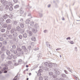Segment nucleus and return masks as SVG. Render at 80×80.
Returning a JSON list of instances; mask_svg holds the SVG:
<instances>
[{"label": "nucleus", "instance_id": "3c124183", "mask_svg": "<svg viewBox=\"0 0 80 80\" xmlns=\"http://www.w3.org/2000/svg\"><path fill=\"white\" fill-rule=\"evenodd\" d=\"M44 80H49V78H48V76L44 78Z\"/></svg>", "mask_w": 80, "mask_h": 80}, {"label": "nucleus", "instance_id": "c756f323", "mask_svg": "<svg viewBox=\"0 0 80 80\" xmlns=\"http://www.w3.org/2000/svg\"><path fill=\"white\" fill-rule=\"evenodd\" d=\"M30 24L31 27H33V25H34V22H31L30 23Z\"/></svg>", "mask_w": 80, "mask_h": 80}, {"label": "nucleus", "instance_id": "8fccbe9b", "mask_svg": "<svg viewBox=\"0 0 80 80\" xmlns=\"http://www.w3.org/2000/svg\"><path fill=\"white\" fill-rule=\"evenodd\" d=\"M13 2H14V3H18V0H13Z\"/></svg>", "mask_w": 80, "mask_h": 80}, {"label": "nucleus", "instance_id": "58836bf2", "mask_svg": "<svg viewBox=\"0 0 80 80\" xmlns=\"http://www.w3.org/2000/svg\"><path fill=\"white\" fill-rule=\"evenodd\" d=\"M9 33H10V30H7L6 31V35H7V36H8V35Z\"/></svg>", "mask_w": 80, "mask_h": 80}, {"label": "nucleus", "instance_id": "c9c22d12", "mask_svg": "<svg viewBox=\"0 0 80 80\" xmlns=\"http://www.w3.org/2000/svg\"><path fill=\"white\" fill-rule=\"evenodd\" d=\"M8 37L10 39H12V38L13 37V36L11 34H10L8 36Z\"/></svg>", "mask_w": 80, "mask_h": 80}, {"label": "nucleus", "instance_id": "49530a36", "mask_svg": "<svg viewBox=\"0 0 80 80\" xmlns=\"http://www.w3.org/2000/svg\"><path fill=\"white\" fill-rule=\"evenodd\" d=\"M62 77H63L64 78H65V77H67V76L65 74H62Z\"/></svg>", "mask_w": 80, "mask_h": 80}, {"label": "nucleus", "instance_id": "a18cd8bd", "mask_svg": "<svg viewBox=\"0 0 80 80\" xmlns=\"http://www.w3.org/2000/svg\"><path fill=\"white\" fill-rule=\"evenodd\" d=\"M18 37L19 39H22V35L20 34L19 35Z\"/></svg>", "mask_w": 80, "mask_h": 80}, {"label": "nucleus", "instance_id": "6ab92c4d", "mask_svg": "<svg viewBox=\"0 0 80 80\" xmlns=\"http://www.w3.org/2000/svg\"><path fill=\"white\" fill-rule=\"evenodd\" d=\"M48 67L49 68H52V67H53V63H50L49 64Z\"/></svg>", "mask_w": 80, "mask_h": 80}, {"label": "nucleus", "instance_id": "e2e57ef3", "mask_svg": "<svg viewBox=\"0 0 80 80\" xmlns=\"http://www.w3.org/2000/svg\"><path fill=\"white\" fill-rule=\"evenodd\" d=\"M38 47H37V48H36L34 49V50H35V51H36L37 50H38Z\"/></svg>", "mask_w": 80, "mask_h": 80}, {"label": "nucleus", "instance_id": "ddd939ff", "mask_svg": "<svg viewBox=\"0 0 80 80\" xmlns=\"http://www.w3.org/2000/svg\"><path fill=\"white\" fill-rule=\"evenodd\" d=\"M27 33H28L29 36H32L33 35V33L31 31H27Z\"/></svg>", "mask_w": 80, "mask_h": 80}, {"label": "nucleus", "instance_id": "9b49d317", "mask_svg": "<svg viewBox=\"0 0 80 80\" xmlns=\"http://www.w3.org/2000/svg\"><path fill=\"white\" fill-rule=\"evenodd\" d=\"M32 28L31 27H29L28 28V30L27 31V32H30L32 31Z\"/></svg>", "mask_w": 80, "mask_h": 80}, {"label": "nucleus", "instance_id": "f8f14e48", "mask_svg": "<svg viewBox=\"0 0 80 80\" xmlns=\"http://www.w3.org/2000/svg\"><path fill=\"white\" fill-rule=\"evenodd\" d=\"M8 15L7 14H5L3 16V18L4 19H7V18H8Z\"/></svg>", "mask_w": 80, "mask_h": 80}, {"label": "nucleus", "instance_id": "f3484780", "mask_svg": "<svg viewBox=\"0 0 80 80\" xmlns=\"http://www.w3.org/2000/svg\"><path fill=\"white\" fill-rule=\"evenodd\" d=\"M9 9L10 11H12L14 8H13V6H9Z\"/></svg>", "mask_w": 80, "mask_h": 80}, {"label": "nucleus", "instance_id": "680f3d73", "mask_svg": "<svg viewBox=\"0 0 80 80\" xmlns=\"http://www.w3.org/2000/svg\"><path fill=\"white\" fill-rule=\"evenodd\" d=\"M43 32L45 33H46L48 32V31L47 30H44Z\"/></svg>", "mask_w": 80, "mask_h": 80}, {"label": "nucleus", "instance_id": "b1692460", "mask_svg": "<svg viewBox=\"0 0 80 80\" xmlns=\"http://www.w3.org/2000/svg\"><path fill=\"white\" fill-rule=\"evenodd\" d=\"M5 31V29L4 28H1L0 30V31L2 33H4Z\"/></svg>", "mask_w": 80, "mask_h": 80}, {"label": "nucleus", "instance_id": "bf43d9fd", "mask_svg": "<svg viewBox=\"0 0 80 80\" xmlns=\"http://www.w3.org/2000/svg\"><path fill=\"white\" fill-rule=\"evenodd\" d=\"M39 80H43V78L42 77H40L39 78Z\"/></svg>", "mask_w": 80, "mask_h": 80}, {"label": "nucleus", "instance_id": "ea45409f", "mask_svg": "<svg viewBox=\"0 0 80 80\" xmlns=\"http://www.w3.org/2000/svg\"><path fill=\"white\" fill-rule=\"evenodd\" d=\"M44 65L45 66H46V67H48V65H49V64L47 62H45L44 63Z\"/></svg>", "mask_w": 80, "mask_h": 80}, {"label": "nucleus", "instance_id": "7ed1b4c3", "mask_svg": "<svg viewBox=\"0 0 80 80\" xmlns=\"http://www.w3.org/2000/svg\"><path fill=\"white\" fill-rule=\"evenodd\" d=\"M8 2V0H1V2L3 7L5 6L6 5H7Z\"/></svg>", "mask_w": 80, "mask_h": 80}, {"label": "nucleus", "instance_id": "aec40b11", "mask_svg": "<svg viewBox=\"0 0 80 80\" xmlns=\"http://www.w3.org/2000/svg\"><path fill=\"white\" fill-rule=\"evenodd\" d=\"M10 0H9L8 1V6H12V2H10Z\"/></svg>", "mask_w": 80, "mask_h": 80}, {"label": "nucleus", "instance_id": "37998d69", "mask_svg": "<svg viewBox=\"0 0 80 80\" xmlns=\"http://www.w3.org/2000/svg\"><path fill=\"white\" fill-rule=\"evenodd\" d=\"M42 55L41 53H39V54L38 55V57L39 58H40L41 57H42Z\"/></svg>", "mask_w": 80, "mask_h": 80}, {"label": "nucleus", "instance_id": "c85d7f7f", "mask_svg": "<svg viewBox=\"0 0 80 80\" xmlns=\"http://www.w3.org/2000/svg\"><path fill=\"white\" fill-rule=\"evenodd\" d=\"M20 26L21 28H23L24 27V24L23 23H21L20 24Z\"/></svg>", "mask_w": 80, "mask_h": 80}, {"label": "nucleus", "instance_id": "338daca9", "mask_svg": "<svg viewBox=\"0 0 80 80\" xmlns=\"http://www.w3.org/2000/svg\"><path fill=\"white\" fill-rule=\"evenodd\" d=\"M19 65V64L16 62H15V63L14 64V65H16V66H17V65Z\"/></svg>", "mask_w": 80, "mask_h": 80}, {"label": "nucleus", "instance_id": "0e129e2a", "mask_svg": "<svg viewBox=\"0 0 80 80\" xmlns=\"http://www.w3.org/2000/svg\"><path fill=\"white\" fill-rule=\"evenodd\" d=\"M21 2H22V5H24L25 4V2L24 1H21Z\"/></svg>", "mask_w": 80, "mask_h": 80}, {"label": "nucleus", "instance_id": "20e7f679", "mask_svg": "<svg viewBox=\"0 0 80 80\" xmlns=\"http://www.w3.org/2000/svg\"><path fill=\"white\" fill-rule=\"evenodd\" d=\"M8 68L7 67H4L3 69H2V72H4V73H7V71L5 70H8Z\"/></svg>", "mask_w": 80, "mask_h": 80}, {"label": "nucleus", "instance_id": "cd10ccee", "mask_svg": "<svg viewBox=\"0 0 80 80\" xmlns=\"http://www.w3.org/2000/svg\"><path fill=\"white\" fill-rule=\"evenodd\" d=\"M13 40L15 41L16 42H18V39L16 38H13Z\"/></svg>", "mask_w": 80, "mask_h": 80}, {"label": "nucleus", "instance_id": "052dcab7", "mask_svg": "<svg viewBox=\"0 0 80 80\" xmlns=\"http://www.w3.org/2000/svg\"><path fill=\"white\" fill-rule=\"evenodd\" d=\"M4 39V38H0V41H3Z\"/></svg>", "mask_w": 80, "mask_h": 80}, {"label": "nucleus", "instance_id": "6e6d98bb", "mask_svg": "<svg viewBox=\"0 0 80 80\" xmlns=\"http://www.w3.org/2000/svg\"><path fill=\"white\" fill-rule=\"evenodd\" d=\"M28 16L29 17V18H32V16H31V15L30 14V13L28 14Z\"/></svg>", "mask_w": 80, "mask_h": 80}, {"label": "nucleus", "instance_id": "69168bd1", "mask_svg": "<svg viewBox=\"0 0 80 80\" xmlns=\"http://www.w3.org/2000/svg\"><path fill=\"white\" fill-rule=\"evenodd\" d=\"M10 51L11 52H14V49H13L12 48H11L10 49Z\"/></svg>", "mask_w": 80, "mask_h": 80}, {"label": "nucleus", "instance_id": "72a5a7b5", "mask_svg": "<svg viewBox=\"0 0 80 80\" xmlns=\"http://www.w3.org/2000/svg\"><path fill=\"white\" fill-rule=\"evenodd\" d=\"M8 17H9V18L12 19L13 18V15L12 14H10L9 15H8Z\"/></svg>", "mask_w": 80, "mask_h": 80}, {"label": "nucleus", "instance_id": "bb28decb", "mask_svg": "<svg viewBox=\"0 0 80 80\" xmlns=\"http://www.w3.org/2000/svg\"><path fill=\"white\" fill-rule=\"evenodd\" d=\"M17 50L18 52H21V51H22V49L20 48V47H18Z\"/></svg>", "mask_w": 80, "mask_h": 80}, {"label": "nucleus", "instance_id": "a878e982", "mask_svg": "<svg viewBox=\"0 0 80 80\" xmlns=\"http://www.w3.org/2000/svg\"><path fill=\"white\" fill-rule=\"evenodd\" d=\"M1 58L2 59H4L5 58V55L4 54H2L1 55Z\"/></svg>", "mask_w": 80, "mask_h": 80}, {"label": "nucleus", "instance_id": "de8ad7c7", "mask_svg": "<svg viewBox=\"0 0 80 80\" xmlns=\"http://www.w3.org/2000/svg\"><path fill=\"white\" fill-rule=\"evenodd\" d=\"M28 49L30 51V50H31V49H32V47H31V46H29L28 48Z\"/></svg>", "mask_w": 80, "mask_h": 80}, {"label": "nucleus", "instance_id": "7c9ffc66", "mask_svg": "<svg viewBox=\"0 0 80 80\" xmlns=\"http://www.w3.org/2000/svg\"><path fill=\"white\" fill-rule=\"evenodd\" d=\"M55 73L56 75H60V72L58 71H57L55 72Z\"/></svg>", "mask_w": 80, "mask_h": 80}, {"label": "nucleus", "instance_id": "4468645a", "mask_svg": "<svg viewBox=\"0 0 80 80\" xmlns=\"http://www.w3.org/2000/svg\"><path fill=\"white\" fill-rule=\"evenodd\" d=\"M32 41H34V42L36 41V38L34 37H32L31 38Z\"/></svg>", "mask_w": 80, "mask_h": 80}, {"label": "nucleus", "instance_id": "5fc2aeb1", "mask_svg": "<svg viewBox=\"0 0 80 80\" xmlns=\"http://www.w3.org/2000/svg\"><path fill=\"white\" fill-rule=\"evenodd\" d=\"M7 27V25L6 24H4L2 26V27L3 28H6Z\"/></svg>", "mask_w": 80, "mask_h": 80}, {"label": "nucleus", "instance_id": "864d4df0", "mask_svg": "<svg viewBox=\"0 0 80 80\" xmlns=\"http://www.w3.org/2000/svg\"><path fill=\"white\" fill-rule=\"evenodd\" d=\"M3 6L1 7H0V10L1 12H2L3 11Z\"/></svg>", "mask_w": 80, "mask_h": 80}, {"label": "nucleus", "instance_id": "e433bc0d", "mask_svg": "<svg viewBox=\"0 0 80 80\" xmlns=\"http://www.w3.org/2000/svg\"><path fill=\"white\" fill-rule=\"evenodd\" d=\"M18 64H19H19H21V63H22V59H19L18 60Z\"/></svg>", "mask_w": 80, "mask_h": 80}, {"label": "nucleus", "instance_id": "09e8293b", "mask_svg": "<svg viewBox=\"0 0 80 80\" xmlns=\"http://www.w3.org/2000/svg\"><path fill=\"white\" fill-rule=\"evenodd\" d=\"M57 74L55 75V74H54L53 75H52V77L53 78H56V77H57Z\"/></svg>", "mask_w": 80, "mask_h": 80}, {"label": "nucleus", "instance_id": "9d476101", "mask_svg": "<svg viewBox=\"0 0 80 80\" xmlns=\"http://www.w3.org/2000/svg\"><path fill=\"white\" fill-rule=\"evenodd\" d=\"M19 7V5H18V4L15 5L14 7V10H16L17 8H18Z\"/></svg>", "mask_w": 80, "mask_h": 80}, {"label": "nucleus", "instance_id": "13d9d810", "mask_svg": "<svg viewBox=\"0 0 80 80\" xmlns=\"http://www.w3.org/2000/svg\"><path fill=\"white\" fill-rule=\"evenodd\" d=\"M31 45H32V46H34V45H35V43L33 42H32L31 43Z\"/></svg>", "mask_w": 80, "mask_h": 80}, {"label": "nucleus", "instance_id": "603ef678", "mask_svg": "<svg viewBox=\"0 0 80 80\" xmlns=\"http://www.w3.org/2000/svg\"><path fill=\"white\" fill-rule=\"evenodd\" d=\"M8 58L9 60H11V59H12V56H8Z\"/></svg>", "mask_w": 80, "mask_h": 80}, {"label": "nucleus", "instance_id": "774afa93", "mask_svg": "<svg viewBox=\"0 0 80 80\" xmlns=\"http://www.w3.org/2000/svg\"><path fill=\"white\" fill-rule=\"evenodd\" d=\"M0 20H1V21H2V22H4V20H5L2 18H0Z\"/></svg>", "mask_w": 80, "mask_h": 80}, {"label": "nucleus", "instance_id": "f704fd0d", "mask_svg": "<svg viewBox=\"0 0 80 80\" xmlns=\"http://www.w3.org/2000/svg\"><path fill=\"white\" fill-rule=\"evenodd\" d=\"M24 12L23 10H20V13L21 15H22L23 14Z\"/></svg>", "mask_w": 80, "mask_h": 80}, {"label": "nucleus", "instance_id": "412c9836", "mask_svg": "<svg viewBox=\"0 0 80 80\" xmlns=\"http://www.w3.org/2000/svg\"><path fill=\"white\" fill-rule=\"evenodd\" d=\"M6 22L7 23H11V20L8 19L6 20Z\"/></svg>", "mask_w": 80, "mask_h": 80}, {"label": "nucleus", "instance_id": "5701e85b", "mask_svg": "<svg viewBox=\"0 0 80 80\" xmlns=\"http://www.w3.org/2000/svg\"><path fill=\"white\" fill-rule=\"evenodd\" d=\"M21 29V28L19 26H18L16 28V30L18 31V32H19Z\"/></svg>", "mask_w": 80, "mask_h": 80}, {"label": "nucleus", "instance_id": "1a4fd4ad", "mask_svg": "<svg viewBox=\"0 0 80 80\" xmlns=\"http://www.w3.org/2000/svg\"><path fill=\"white\" fill-rule=\"evenodd\" d=\"M1 50H2V51H6L7 50V47L5 46H3L2 48H1Z\"/></svg>", "mask_w": 80, "mask_h": 80}, {"label": "nucleus", "instance_id": "2eb2a0df", "mask_svg": "<svg viewBox=\"0 0 80 80\" xmlns=\"http://www.w3.org/2000/svg\"><path fill=\"white\" fill-rule=\"evenodd\" d=\"M12 28V25L9 24L8 25L7 27L8 30H10Z\"/></svg>", "mask_w": 80, "mask_h": 80}, {"label": "nucleus", "instance_id": "2f4dec72", "mask_svg": "<svg viewBox=\"0 0 80 80\" xmlns=\"http://www.w3.org/2000/svg\"><path fill=\"white\" fill-rule=\"evenodd\" d=\"M23 36L24 38H27V35L26 33H24L23 34Z\"/></svg>", "mask_w": 80, "mask_h": 80}, {"label": "nucleus", "instance_id": "4c0bfd02", "mask_svg": "<svg viewBox=\"0 0 80 80\" xmlns=\"http://www.w3.org/2000/svg\"><path fill=\"white\" fill-rule=\"evenodd\" d=\"M46 44L47 47H49V48H50V44H49V42H47V43H46Z\"/></svg>", "mask_w": 80, "mask_h": 80}, {"label": "nucleus", "instance_id": "c03bdc74", "mask_svg": "<svg viewBox=\"0 0 80 80\" xmlns=\"http://www.w3.org/2000/svg\"><path fill=\"white\" fill-rule=\"evenodd\" d=\"M9 6L8 5H6L5 7V8L6 10H8V8H9Z\"/></svg>", "mask_w": 80, "mask_h": 80}, {"label": "nucleus", "instance_id": "39448f33", "mask_svg": "<svg viewBox=\"0 0 80 80\" xmlns=\"http://www.w3.org/2000/svg\"><path fill=\"white\" fill-rule=\"evenodd\" d=\"M12 35L13 38H15V37H17L18 36V34H17V32H15L12 33Z\"/></svg>", "mask_w": 80, "mask_h": 80}, {"label": "nucleus", "instance_id": "4d7b16f0", "mask_svg": "<svg viewBox=\"0 0 80 80\" xmlns=\"http://www.w3.org/2000/svg\"><path fill=\"white\" fill-rule=\"evenodd\" d=\"M39 14L40 17H43V14L42 13H39Z\"/></svg>", "mask_w": 80, "mask_h": 80}, {"label": "nucleus", "instance_id": "6e6552de", "mask_svg": "<svg viewBox=\"0 0 80 80\" xmlns=\"http://www.w3.org/2000/svg\"><path fill=\"white\" fill-rule=\"evenodd\" d=\"M2 37L4 38V40H8V38L7 37V36H6V34H3L2 35Z\"/></svg>", "mask_w": 80, "mask_h": 80}, {"label": "nucleus", "instance_id": "a19ab883", "mask_svg": "<svg viewBox=\"0 0 80 80\" xmlns=\"http://www.w3.org/2000/svg\"><path fill=\"white\" fill-rule=\"evenodd\" d=\"M49 75L50 76H52V75H53V72H49Z\"/></svg>", "mask_w": 80, "mask_h": 80}, {"label": "nucleus", "instance_id": "4be33fe9", "mask_svg": "<svg viewBox=\"0 0 80 80\" xmlns=\"http://www.w3.org/2000/svg\"><path fill=\"white\" fill-rule=\"evenodd\" d=\"M2 43L3 45H5L7 44V40H4L2 42Z\"/></svg>", "mask_w": 80, "mask_h": 80}, {"label": "nucleus", "instance_id": "393cba45", "mask_svg": "<svg viewBox=\"0 0 80 80\" xmlns=\"http://www.w3.org/2000/svg\"><path fill=\"white\" fill-rule=\"evenodd\" d=\"M25 23L27 24H29L30 23V20L29 19H27L25 21Z\"/></svg>", "mask_w": 80, "mask_h": 80}, {"label": "nucleus", "instance_id": "473e14b6", "mask_svg": "<svg viewBox=\"0 0 80 80\" xmlns=\"http://www.w3.org/2000/svg\"><path fill=\"white\" fill-rule=\"evenodd\" d=\"M14 32H15V29H12L10 31L11 33L12 34L14 33Z\"/></svg>", "mask_w": 80, "mask_h": 80}, {"label": "nucleus", "instance_id": "0eeeda50", "mask_svg": "<svg viewBox=\"0 0 80 80\" xmlns=\"http://www.w3.org/2000/svg\"><path fill=\"white\" fill-rule=\"evenodd\" d=\"M2 37L4 38V40H8V38L7 37V36H6V34H3L2 35Z\"/></svg>", "mask_w": 80, "mask_h": 80}, {"label": "nucleus", "instance_id": "79ce46f5", "mask_svg": "<svg viewBox=\"0 0 80 80\" xmlns=\"http://www.w3.org/2000/svg\"><path fill=\"white\" fill-rule=\"evenodd\" d=\"M12 48L13 49H15V48H16V46L15 44L12 45Z\"/></svg>", "mask_w": 80, "mask_h": 80}, {"label": "nucleus", "instance_id": "f03ea898", "mask_svg": "<svg viewBox=\"0 0 80 80\" xmlns=\"http://www.w3.org/2000/svg\"><path fill=\"white\" fill-rule=\"evenodd\" d=\"M21 48L22 50H23L24 51V52L26 54H27V53H28V50L27 49V47H26L25 44V45L22 46Z\"/></svg>", "mask_w": 80, "mask_h": 80}, {"label": "nucleus", "instance_id": "423d86ee", "mask_svg": "<svg viewBox=\"0 0 80 80\" xmlns=\"http://www.w3.org/2000/svg\"><path fill=\"white\" fill-rule=\"evenodd\" d=\"M13 25L15 26H17V24H18V21H14L12 22Z\"/></svg>", "mask_w": 80, "mask_h": 80}, {"label": "nucleus", "instance_id": "dca6fc26", "mask_svg": "<svg viewBox=\"0 0 80 80\" xmlns=\"http://www.w3.org/2000/svg\"><path fill=\"white\" fill-rule=\"evenodd\" d=\"M6 53L7 55H9L10 54V51L7 50H6Z\"/></svg>", "mask_w": 80, "mask_h": 80}, {"label": "nucleus", "instance_id": "a211bd4d", "mask_svg": "<svg viewBox=\"0 0 80 80\" xmlns=\"http://www.w3.org/2000/svg\"><path fill=\"white\" fill-rule=\"evenodd\" d=\"M19 32H20V33H23L24 32V29L22 28H21V29H20Z\"/></svg>", "mask_w": 80, "mask_h": 80}, {"label": "nucleus", "instance_id": "f257e3e1", "mask_svg": "<svg viewBox=\"0 0 80 80\" xmlns=\"http://www.w3.org/2000/svg\"><path fill=\"white\" fill-rule=\"evenodd\" d=\"M34 27L36 28V29L34 28H32V31L34 33H36L37 32V29L39 28V26L37 23H36L34 25Z\"/></svg>", "mask_w": 80, "mask_h": 80}]
</instances>
